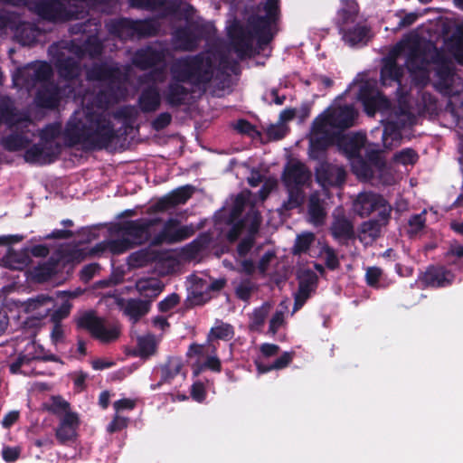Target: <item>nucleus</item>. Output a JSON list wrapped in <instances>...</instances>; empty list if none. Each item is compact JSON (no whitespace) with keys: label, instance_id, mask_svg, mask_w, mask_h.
Here are the masks:
<instances>
[{"label":"nucleus","instance_id":"nucleus-11","mask_svg":"<svg viewBox=\"0 0 463 463\" xmlns=\"http://www.w3.org/2000/svg\"><path fill=\"white\" fill-rule=\"evenodd\" d=\"M353 209L360 216H366L376 211L383 222L391 212L390 205L382 196L371 193L360 194L354 202Z\"/></svg>","mask_w":463,"mask_h":463},{"label":"nucleus","instance_id":"nucleus-15","mask_svg":"<svg viewBox=\"0 0 463 463\" xmlns=\"http://www.w3.org/2000/svg\"><path fill=\"white\" fill-rule=\"evenodd\" d=\"M57 302L52 298L39 296L27 302L20 303L19 309L32 317L42 318L51 314Z\"/></svg>","mask_w":463,"mask_h":463},{"label":"nucleus","instance_id":"nucleus-40","mask_svg":"<svg viewBox=\"0 0 463 463\" xmlns=\"http://www.w3.org/2000/svg\"><path fill=\"white\" fill-rule=\"evenodd\" d=\"M269 310V304H264L262 307L256 309L250 317V327L256 330L259 329L264 324Z\"/></svg>","mask_w":463,"mask_h":463},{"label":"nucleus","instance_id":"nucleus-31","mask_svg":"<svg viewBox=\"0 0 463 463\" xmlns=\"http://www.w3.org/2000/svg\"><path fill=\"white\" fill-rule=\"evenodd\" d=\"M156 347V341L153 335L141 336L137 340V355L147 358L152 355Z\"/></svg>","mask_w":463,"mask_h":463},{"label":"nucleus","instance_id":"nucleus-36","mask_svg":"<svg viewBox=\"0 0 463 463\" xmlns=\"http://www.w3.org/2000/svg\"><path fill=\"white\" fill-rule=\"evenodd\" d=\"M28 262L29 257L27 254H18L10 250L5 259V264L14 269H22L27 266Z\"/></svg>","mask_w":463,"mask_h":463},{"label":"nucleus","instance_id":"nucleus-17","mask_svg":"<svg viewBox=\"0 0 463 463\" xmlns=\"http://www.w3.org/2000/svg\"><path fill=\"white\" fill-rule=\"evenodd\" d=\"M299 288L295 295V307L293 312L299 309L310 297L317 283V276L310 270H301L298 274Z\"/></svg>","mask_w":463,"mask_h":463},{"label":"nucleus","instance_id":"nucleus-10","mask_svg":"<svg viewBox=\"0 0 463 463\" xmlns=\"http://www.w3.org/2000/svg\"><path fill=\"white\" fill-rule=\"evenodd\" d=\"M76 321L79 327L88 330L92 336L101 342L112 341L119 334L118 326L116 324L97 317L93 311L79 314Z\"/></svg>","mask_w":463,"mask_h":463},{"label":"nucleus","instance_id":"nucleus-7","mask_svg":"<svg viewBox=\"0 0 463 463\" xmlns=\"http://www.w3.org/2000/svg\"><path fill=\"white\" fill-rule=\"evenodd\" d=\"M345 171L338 166L328 164H321L317 169V179L326 190L327 186L339 185L345 181ZM326 191L322 194L315 193L309 198L308 221L313 225H321L325 222L326 211V203L322 196H326Z\"/></svg>","mask_w":463,"mask_h":463},{"label":"nucleus","instance_id":"nucleus-45","mask_svg":"<svg viewBox=\"0 0 463 463\" xmlns=\"http://www.w3.org/2000/svg\"><path fill=\"white\" fill-rule=\"evenodd\" d=\"M59 71L61 77L65 79H73L79 75L80 69L74 61L70 60L59 64Z\"/></svg>","mask_w":463,"mask_h":463},{"label":"nucleus","instance_id":"nucleus-2","mask_svg":"<svg viewBox=\"0 0 463 463\" xmlns=\"http://www.w3.org/2000/svg\"><path fill=\"white\" fill-rule=\"evenodd\" d=\"M158 219L149 218L129 222L125 225L122 239L113 240L107 243V248L114 254H120L128 248L141 244L149 239L153 244L173 243L191 237L195 228L193 225H180L175 219L168 220L163 230L154 237L151 228Z\"/></svg>","mask_w":463,"mask_h":463},{"label":"nucleus","instance_id":"nucleus-12","mask_svg":"<svg viewBox=\"0 0 463 463\" xmlns=\"http://www.w3.org/2000/svg\"><path fill=\"white\" fill-rule=\"evenodd\" d=\"M353 90H358V99L363 102L366 113L373 115L377 110L385 112L389 109V101L373 88L372 82L354 84Z\"/></svg>","mask_w":463,"mask_h":463},{"label":"nucleus","instance_id":"nucleus-47","mask_svg":"<svg viewBox=\"0 0 463 463\" xmlns=\"http://www.w3.org/2000/svg\"><path fill=\"white\" fill-rule=\"evenodd\" d=\"M235 289H236L237 296L241 299L246 300L249 298L251 292L253 291L254 286L249 279H246V280H242L241 282H240L236 286Z\"/></svg>","mask_w":463,"mask_h":463},{"label":"nucleus","instance_id":"nucleus-9","mask_svg":"<svg viewBox=\"0 0 463 463\" xmlns=\"http://www.w3.org/2000/svg\"><path fill=\"white\" fill-rule=\"evenodd\" d=\"M405 98L399 99V111L391 113L387 118V123L383 133V146L387 149H392L400 145L402 134L400 129L407 125H411L413 121L412 112L407 104Z\"/></svg>","mask_w":463,"mask_h":463},{"label":"nucleus","instance_id":"nucleus-33","mask_svg":"<svg viewBox=\"0 0 463 463\" xmlns=\"http://www.w3.org/2000/svg\"><path fill=\"white\" fill-rule=\"evenodd\" d=\"M315 242V235L311 232H302L298 235L293 247L294 254L306 253L310 246Z\"/></svg>","mask_w":463,"mask_h":463},{"label":"nucleus","instance_id":"nucleus-29","mask_svg":"<svg viewBox=\"0 0 463 463\" xmlns=\"http://www.w3.org/2000/svg\"><path fill=\"white\" fill-rule=\"evenodd\" d=\"M148 303L146 301L131 299L125 306L124 312L134 321L148 312Z\"/></svg>","mask_w":463,"mask_h":463},{"label":"nucleus","instance_id":"nucleus-57","mask_svg":"<svg viewBox=\"0 0 463 463\" xmlns=\"http://www.w3.org/2000/svg\"><path fill=\"white\" fill-rule=\"evenodd\" d=\"M136 405V402L131 399H121L114 402L113 407L117 413L124 410H132Z\"/></svg>","mask_w":463,"mask_h":463},{"label":"nucleus","instance_id":"nucleus-42","mask_svg":"<svg viewBox=\"0 0 463 463\" xmlns=\"http://www.w3.org/2000/svg\"><path fill=\"white\" fill-rule=\"evenodd\" d=\"M24 357H26L29 362L32 360L47 359V356L44 354L43 348L34 342H31L26 345L24 350Z\"/></svg>","mask_w":463,"mask_h":463},{"label":"nucleus","instance_id":"nucleus-23","mask_svg":"<svg viewBox=\"0 0 463 463\" xmlns=\"http://www.w3.org/2000/svg\"><path fill=\"white\" fill-rule=\"evenodd\" d=\"M62 5L56 0H45L40 3L37 8L39 15L48 20H61L63 18Z\"/></svg>","mask_w":463,"mask_h":463},{"label":"nucleus","instance_id":"nucleus-14","mask_svg":"<svg viewBox=\"0 0 463 463\" xmlns=\"http://www.w3.org/2000/svg\"><path fill=\"white\" fill-rule=\"evenodd\" d=\"M215 347L210 344L206 345H193L190 346L188 355L196 359V368L194 373L197 375L203 368H210L213 371H220L221 364L215 355L211 354L214 351Z\"/></svg>","mask_w":463,"mask_h":463},{"label":"nucleus","instance_id":"nucleus-61","mask_svg":"<svg viewBox=\"0 0 463 463\" xmlns=\"http://www.w3.org/2000/svg\"><path fill=\"white\" fill-rule=\"evenodd\" d=\"M250 193L249 192H246V193H242L241 194L237 199H236V202H235V206H234V209L232 213V219H235L239 213H241V208L244 204V202L246 200V198L249 196Z\"/></svg>","mask_w":463,"mask_h":463},{"label":"nucleus","instance_id":"nucleus-46","mask_svg":"<svg viewBox=\"0 0 463 463\" xmlns=\"http://www.w3.org/2000/svg\"><path fill=\"white\" fill-rule=\"evenodd\" d=\"M320 257L326 261V264L330 269H335L338 265L337 258L334 250L329 247H323L320 250Z\"/></svg>","mask_w":463,"mask_h":463},{"label":"nucleus","instance_id":"nucleus-32","mask_svg":"<svg viewBox=\"0 0 463 463\" xmlns=\"http://www.w3.org/2000/svg\"><path fill=\"white\" fill-rule=\"evenodd\" d=\"M61 97V91L58 90H46L40 91L37 97L39 105L45 108H53L58 104L59 99Z\"/></svg>","mask_w":463,"mask_h":463},{"label":"nucleus","instance_id":"nucleus-64","mask_svg":"<svg viewBox=\"0 0 463 463\" xmlns=\"http://www.w3.org/2000/svg\"><path fill=\"white\" fill-rule=\"evenodd\" d=\"M99 267L96 264H90L86 266L81 271L82 279L88 281L90 280L94 274L98 271Z\"/></svg>","mask_w":463,"mask_h":463},{"label":"nucleus","instance_id":"nucleus-5","mask_svg":"<svg viewBox=\"0 0 463 463\" xmlns=\"http://www.w3.org/2000/svg\"><path fill=\"white\" fill-rule=\"evenodd\" d=\"M213 74V66L209 57H194L177 61L172 67L173 82L166 94L173 104L181 102L185 96V89L180 82L190 81L194 84L207 81Z\"/></svg>","mask_w":463,"mask_h":463},{"label":"nucleus","instance_id":"nucleus-39","mask_svg":"<svg viewBox=\"0 0 463 463\" xmlns=\"http://www.w3.org/2000/svg\"><path fill=\"white\" fill-rule=\"evenodd\" d=\"M418 159L416 152L411 148H405L397 152L393 156V162L402 165H413Z\"/></svg>","mask_w":463,"mask_h":463},{"label":"nucleus","instance_id":"nucleus-44","mask_svg":"<svg viewBox=\"0 0 463 463\" xmlns=\"http://www.w3.org/2000/svg\"><path fill=\"white\" fill-rule=\"evenodd\" d=\"M30 70L33 71V77L37 81L47 80L52 73L50 65L45 62L35 63L30 68Z\"/></svg>","mask_w":463,"mask_h":463},{"label":"nucleus","instance_id":"nucleus-51","mask_svg":"<svg viewBox=\"0 0 463 463\" xmlns=\"http://www.w3.org/2000/svg\"><path fill=\"white\" fill-rule=\"evenodd\" d=\"M128 418L122 417L117 413L113 420L108 425L107 430L110 433L121 430L128 426Z\"/></svg>","mask_w":463,"mask_h":463},{"label":"nucleus","instance_id":"nucleus-3","mask_svg":"<svg viewBox=\"0 0 463 463\" xmlns=\"http://www.w3.org/2000/svg\"><path fill=\"white\" fill-rule=\"evenodd\" d=\"M71 143H82L90 148L107 147L115 138V131L101 105L91 104L75 111L66 128Z\"/></svg>","mask_w":463,"mask_h":463},{"label":"nucleus","instance_id":"nucleus-28","mask_svg":"<svg viewBox=\"0 0 463 463\" xmlns=\"http://www.w3.org/2000/svg\"><path fill=\"white\" fill-rule=\"evenodd\" d=\"M183 367L182 361L179 358H172L163 370L162 382H170L171 379L178 377L180 381L185 379V374L181 373Z\"/></svg>","mask_w":463,"mask_h":463},{"label":"nucleus","instance_id":"nucleus-58","mask_svg":"<svg viewBox=\"0 0 463 463\" xmlns=\"http://www.w3.org/2000/svg\"><path fill=\"white\" fill-rule=\"evenodd\" d=\"M179 301L177 295L173 294L159 303V308L161 311H168L173 308Z\"/></svg>","mask_w":463,"mask_h":463},{"label":"nucleus","instance_id":"nucleus-6","mask_svg":"<svg viewBox=\"0 0 463 463\" xmlns=\"http://www.w3.org/2000/svg\"><path fill=\"white\" fill-rule=\"evenodd\" d=\"M337 144L351 161L353 171L358 178L368 179L373 175V171L364 160V156L369 161L375 160L379 152L377 146L367 145L362 133L343 136L338 138Z\"/></svg>","mask_w":463,"mask_h":463},{"label":"nucleus","instance_id":"nucleus-43","mask_svg":"<svg viewBox=\"0 0 463 463\" xmlns=\"http://www.w3.org/2000/svg\"><path fill=\"white\" fill-rule=\"evenodd\" d=\"M448 48L455 59L463 64V36L454 37L450 43H448Z\"/></svg>","mask_w":463,"mask_h":463},{"label":"nucleus","instance_id":"nucleus-52","mask_svg":"<svg viewBox=\"0 0 463 463\" xmlns=\"http://www.w3.org/2000/svg\"><path fill=\"white\" fill-rule=\"evenodd\" d=\"M60 131L61 128L59 125L48 126L42 131V140L47 145L59 135Z\"/></svg>","mask_w":463,"mask_h":463},{"label":"nucleus","instance_id":"nucleus-35","mask_svg":"<svg viewBox=\"0 0 463 463\" xmlns=\"http://www.w3.org/2000/svg\"><path fill=\"white\" fill-rule=\"evenodd\" d=\"M292 360V354L285 352L282 354L273 364L269 365H263L257 364L258 372L264 373L271 370H280L287 367Z\"/></svg>","mask_w":463,"mask_h":463},{"label":"nucleus","instance_id":"nucleus-8","mask_svg":"<svg viewBox=\"0 0 463 463\" xmlns=\"http://www.w3.org/2000/svg\"><path fill=\"white\" fill-rule=\"evenodd\" d=\"M310 177L305 165L297 161L288 162L284 172V182L288 190V200L285 203L286 209L298 207L304 202V194L300 189Z\"/></svg>","mask_w":463,"mask_h":463},{"label":"nucleus","instance_id":"nucleus-48","mask_svg":"<svg viewBox=\"0 0 463 463\" xmlns=\"http://www.w3.org/2000/svg\"><path fill=\"white\" fill-rule=\"evenodd\" d=\"M288 128L284 123L279 122L267 128V134L270 139H279L287 134Z\"/></svg>","mask_w":463,"mask_h":463},{"label":"nucleus","instance_id":"nucleus-37","mask_svg":"<svg viewBox=\"0 0 463 463\" xmlns=\"http://www.w3.org/2000/svg\"><path fill=\"white\" fill-rule=\"evenodd\" d=\"M66 296H67L66 292H60L57 294V299L61 298V306L57 309H55V307H54L52 309V311L51 312L52 319L54 322H58L61 318L67 317L68 314L70 313L71 305L70 304L68 299L65 298Z\"/></svg>","mask_w":463,"mask_h":463},{"label":"nucleus","instance_id":"nucleus-53","mask_svg":"<svg viewBox=\"0 0 463 463\" xmlns=\"http://www.w3.org/2000/svg\"><path fill=\"white\" fill-rule=\"evenodd\" d=\"M284 322V310L277 311L269 321V331L275 335L278 329L283 325Z\"/></svg>","mask_w":463,"mask_h":463},{"label":"nucleus","instance_id":"nucleus-34","mask_svg":"<svg viewBox=\"0 0 463 463\" xmlns=\"http://www.w3.org/2000/svg\"><path fill=\"white\" fill-rule=\"evenodd\" d=\"M193 280L194 281V292H196L198 294H202L204 291H208V290H219L224 285L223 279H216L213 281H208L207 279L194 277L193 279Z\"/></svg>","mask_w":463,"mask_h":463},{"label":"nucleus","instance_id":"nucleus-54","mask_svg":"<svg viewBox=\"0 0 463 463\" xmlns=\"http://www.w3.org/2000/svg\"><path fill=\"white\" fill-rule=\"evenodd\" d=\"M21 453L19 447H5L2 450V456L5 461L13 462L15 461Z\"/></svg>","mask_w":463,"mask_h":463},{"label":"nucleus","instance_id":"nucleus-20","mask_svg":"<svg viewBox=\"0 0 463 463\" xmlns=\"http://www.w3.org/2000/svg\"><path fill=\"white\" fill-rule=\"evenodd\" d=\"M79 426V418L76 413H66L60 418V424L56 430L57 439L64 443L72 440L76 437Z\"/></svg>","mask_w":463,"mask_h":463},{"label":"nucleus","instance_id":"nucleus-16","mask_svg":"<svg viewBox=\"0 0 463 463\" xmlns=\"http://www.w3.org/2000/svg\"><path fill=\"white\" fill-rule=\"evenodd\" d=\"M193 188L191 186H183L173 191L169 194L159 199L151 206L153 213L165 212L169 209L184 203L192 195Z\"/></svg>","mask_w":463,"mask_h":463},{"label":"nucleus","instance_id":"nucleus-19","mask_svg":"<svg viewBox=\"0 0 463 463\" xmlns=\"http://www.w3.org/2000/svg\"><path fill=\"white\" fill-rule=\"evenodd\" d=\"M160 61L161 54L156 53L151 49L142 50L135 57V63L142 68L156 67V70L151 74L154 82L162 80L163 72L159 70L161 68Z\"/></svg>","mask_w":463,"mask_h":463},{"label":"nucleus","instance_id":"nucleus-56","mask_svg":"<svg viewBox=\"0 0 463 463\" xmlns=\"http://www.w3.org/2000/svg\"><path fill=\"white\" fill-rule=\"evenodd\" d=\"M191 396L198 402H202L205 398V390L202 383H194L192 386Z\"/></svg>","mask_w":463,"mask_h":463},{"label":"nucleus","instance_id":"nucleus-24","mask_svg":"<svg viewBox=\"0 0 463 463\" xmlns=\"http://www.w3.org/2000/svg\"><path fill=\"white\" fill-rule=\"evenodd\" d=\"M136 288L145 298H155L162 291L163 285L156 279H141L137 281Z\"/></svg>","mask_w":463,"mask_h":463},{"label":"nucleus","instance_id":"nucleus-62","mask_svg":"<svg viewBox=\"0 0 463 463\" xmlns=\"http://www.w3.org/2000/svg\"><path fill=\"white\" fill-rule=\"evenodd\" d=\"M28 363H29V360H27L26 357H24V354L20 355L18 357V359L10 365V370L13 373H16L19 372L23 373H26V372L24 370H22V367Z\"/></svg>","mask_w":463,"mask_h":463},{"label":"nucleus","instance_id":"nucleus-49","mask_svg":"<svg viewBox=\"0 0 463 463\" xmlns=\"http://www.w3.org/2000/svg\"><path fill=\"white\" fill-rule=\"evenodd\" d=\"M424 223V213L412 216L409 221V232L416 234L423 228Z\"/></svg>","mask_w":463,"mask_h":463},{"label":"nucleus","instance_id":"nucleus-41","mask_svg":"<svg viewBox=\"0 0 463 463\" xmlns=\"http://www.w3.org/2000/svg\"><path fill=\"white\" fill-rule=\"evenodd\" d=\"M232 327L228 324L220 323L212 328L210 337L229 340L232 337Z\"/></svg>","mask_w":463,"mask_h":463},{"label":"nucleus","instance_id":"nucleus-30","mask_svg":"<svg viewBox=\"0 0 463 463\" xmlns=\"http://www.w3.org/2000/svg\"><path fill=\"white\" fill-rule=\"evenodd\" d=\"M159 94L157 88L153 87L145 91L140 97V106L143 110L152 111L157 109L159 105Z\"/></svg>","mask_w":463,"mask_h":463},{"label":"nucleus","instance_id":"nucleus-50","mask_svg":"<svg viewBox=\"0 0 463 463\" xmlns=\"http://www.w3.org/2000/svg\"><path fill=\"white\" fill-rule=\"evenodd\" d=\"M382 277V270L377 267H369L366 269L365 279L366 282L371 287H376L377 283Z\"/></svg>","mask_w":463,"mask_h":463},{"label":"nucleus","instance_id":"nucleus-60","mask_svg":"<svg viewBox=\"0 0 463 463\" xmlns=\"http://www.w3.org/2000/svg\"><path fill=\"white\" fill-rule=\"evenodd\" d=\"M276 184L277 182L274 178H269L264 182L263 186L260 191V198L261 201H263L268 196L269 192L275 188Z\"/></svg>","mask_w":463,"mask_h":463},{"label":"nucleus","instance_id":"nucleus-1","mask_svg":"<svg viewBox=\"0 0 463 463\" xmlns=\"http://www.w3.org/2000/svg\"><path fill=\"white\" fill-rule=\"evenodd\" d=\"M404 61L411 80L416 84L424 85L430 80V71H434L435 86L446 94H451V86L455 80L451 64L445 60L435 48L428 47L422 52L415 39L409 38L399 43L383 59L381 71L383 85L402 84V70L398 67L399 61Z\"/></svg>","mask_w":463,"mask_h":463},{"label":"nucleus","instance_id":"nucleus-63","mask_svg":"<svg viewBox=\"0 0 463 463\" xmlns=\"http://www.w3.org/2000/svg\"><path fill=\"white\" fill-rule=\"evenodd\" d=\"M19 418V411H9L2 420V426L5 429L12 426Z\"/></svg>","mask_w":463,"mask_h":463},{"label":"nucleus","instance_id":"nucleus-26","mask_svg":"<svg viewBox=\"0 0 463 463\" xmlns=\"http://www.w3.org/2000/svg\"><path fill=\"white\" fill-rule=\"evenodd\" d=\"M381 226L376 221L364 222L359 232L360 241L365 245L372 243L380 235Z\"/></svg>","mask_w":463,"mask_h":463},{"label":"nucleus","instance_id":"nucleus-13","mask_svg":"<svg viewBox=\"0 0 463 463\" xmlns=\"http://www.w3.org/2000/svg\"><path fill=\"white\" fill-rule=\"evenodd\" d=\"M260 223V218L259 213L255 209L250 208L248 216L242 222V223L234 227L232 231L229 232L228 238L231 241L236 240L239 234L242 233L244 231H247L250 235L248 238L242 240V241L238 246V254L240 257H245L251 248V235L258 231Z\"/></svg>","mask_w":463,"mask_h":463},{"label":"nucleus","instance_id":"nucleus-27","mask_svg":"<svg viewBox=\"0 0 463 463\" xmlns=\"http://www.w3.org/2000/svg\"><path fill=\"white\" fill-rule=\"evenodd\" d=\"M58 154V146H55L51 153H46L43 149L33 146L26 152V160L38 163V164H48L51 163L56 155Z\"/></svg>","mask_w":463,"mask_h":463},{"label":"nucleus","instance_id":"nucleus-25","mask_svg":"<svg viewBox=\"0 0 463 463\" xmlns=\"http://www.w3.org/2000/svg\"><path fill=\"white\" fill-rule=\"evenodd\" d=\"M369 38V30L365 26H356L343 34L344 41L350 46L364 44Z\"/></svg>","mask_w":463,"mask_h":463},{"label":"nucleus","instance_id":"nucleus-22","mask_svg":"<svg viewBox=\"0 0 463 463\" xmlns=\"http://www.w3.org/2000/svg\"><path fill=\"white\" fill-rule=\"evenodd\" d=\"M331 231L333 236L340 241L349 239L354 234L352 223L340 212L335 213Z\"/></svg>","mask_w":463,"mask_h":463},{"label":"nucleus","instance_id":"nucleus-4","mask_svg":"<svg viewBox=\"0 0 463 463\" xmlns=\"http://www.w3.org/2000/svg\"><path fill=\"white\" fill-rule=\"evenodd\" d=\"M356 116L353 106H341L337 102L319 115L310 132V156L317 157L318 152L332 143L340 131L354 125Z\"/></svg>","mask_w":463,"mask_h":463},{"label":"nucleus","instance_id":"nucleus-38","mask_svg":"<svg viewBox=\"0 0 463 463\" xmlns=\"http://www.w3.org/2000/svg\"><path fill=\"white\" fill-rule=\"evenodd\" d=\"M47 409L60 418L66 413H73L70 410L69 403L60 397H52L51 402L46 404Z\"/></svg>","mask_w":463,"mask_h":463},{"label":"nucleus","instance_id":"nucleus-59","mask_svg":"<svg viewBox=\"0 0 463 463\" xmlns=\"http://www.w3.org/2000/svg\"><path fill=\"white\" fill-rule=\"evenodd\" d=\"M90 80H107L110 78L109 72L104 68H96L88 73Z\"/></svg>","mask_w":463,"mask_h":463},{"label":"nucleus","instance_id":"nucleus-18","mask_svg":"<svg viewBox=\"0 0 463 463\" xmlns=\"http://www.w3.org/2000/svg\"><path fill=\"white\" fill-rule=\"evenodd\" d=\"M454 280V275L443 267H432L420 277L425 286L438 288L449 285Z\"/></svg>","mask_w":463,"mask_h":463},{"label":"nucleus","instance_id":"nucleus-55","mask_svg":"<svg viewBox=\"0 0 463 463\" xmlns=\"http://www.w3.org/2000/svg\"><path fill=\"white\" fill-rule=\"evenodd\" d=\"M51 339L54 345L61 344L64 341V329L58 322H54V326L51 333Z\"/></svg>","mask_w":463,"mask_h":463},{"label":"nucleus","instance_id":"nucleus-21","mask_svg":"<svg viewBox=\"0 0 463 463\" xmlns=\"http://www.w3.org/2000/svg\"><path fill=\"white\" fill-rule=\"evenodd\" d=\"M279 14L278 0H265L259 9L258 26L265 29L273 23Z\"/></svg>","mask_w":463,"mask_h":463}]
</instances>
